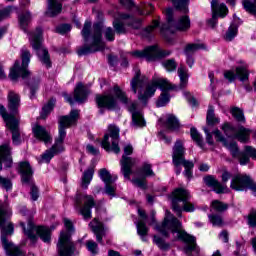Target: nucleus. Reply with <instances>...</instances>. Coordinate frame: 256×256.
I'll return each mask as SVG.
<instances>
[{
  "label": "nucleus",
  "mask_w": 256,
  "mask_h": 256,
  "mask_svg": "<svg viewBox=\"0 0 256 256\" xmlns=\"http://www.w3.org/2000/svg\"><path fill=\"white\" fill-rule=\"evenodd\" d=\"M148 225H155L156 231H158V233H161V235H163L164 237H169V231H171L172 233H177L178 239H180V241H183V243H185L186 245L183 248L184 253L188 256H191L192 253H196V255H199L201 249L197 247V238L184 230H180L181 222L179 221V219L175 218V216H173L171 212L166 211L164 221L161 225L157 224V220L155 219V212H152Z\"/></svg>",
  "instance_id": "f257e3e1"
},
{
  "label": "nucleus",
  "mask_w": 256,
  "mask_h": 256,
  "mask_svg": "<svg viewBox=\"0 0 256 256\" xmlns=\"http://www.w3.org/2000/svg\"><path fill=\"white\" fill-rule=\"evenodd\" d=\"M131 89L135 95L138 93V100L147 105V101L150 97L155 95V91L157 88L161 91H175L177 86L171 84L169 80L165 78H159L152 80V82L147 83V78L145 76H141V71H136L135 76L131 80Z\"/></svg>",
  "instance_id": "f03ea898"
},
{
  "label": "nucleus",
  "mask_w": 256,
  "mask_h": 256,
  "mask_svg": "<svg viewBox=\"0 0 256 256\" xmlns=\"http://www.w3.org/2000/svg\"><path fill=\"white\" fill-rule=\"evenodd\" d=\"M79 119V110H72L69 116H61L59 119V135L55 139L54 145L51 149L46 150L42 155V161L44 163H50L54 155H59L65 151V146L63 145L65 137H67V131L65 129L75 125Z\"/></svg>",
  "instance_id": "7ed1b4c3"
},
{
  "label": "nucleus",
  "mask_w": 256,
  "mask_h": 256,
  "mask_svg": "<svg viewBox=\"0 0 256 256\" xmlns=\"http://www.w3.org/2000/svg\"><path fill=\"white\" fill-rule=\"evenodd\" d=\"M12 215L13 212L9 207V203L4 202L0 205V227L2 229V245L7 255L9 256H25V254H23V251H21V248L15 246L13 242H9V240L7 239V235H12L15 231V226H13V223L7 221V219L11 218Z\"/></svg>",
  "instance_id": "20e7f679"
},
{
  "label": "nucleus",
  "mask_w": 256,
  "mask_h": 256,
  "mask_svg": "<svg viewBox=\"0 0 256 256\" xmlns=\"http://www.w3.org/2000/svg\"><path fill=\"white\" fill-rule=\"evenodd\" d=\"M82 37L85 45L78 49L77 53L79 57L83 55H89L90 53H97V51H103L105 49V42L102 39L103 25L96 23L92 28V42L89 45V37H91V22H85L82 29Z\"/></svg>",
  "instance_id": "39448f33"
},
{
  "label": "nucleus",
  "mask_w": 256,
  "mask_h": 256,
  "mask_svg": "<svg viewBox=\"0 0 256 256\" xmlns=\"http://www.w3.org/2000/svg\"><path fill=\"white\" fill-rule=\"evenodd\" d=\"M172 162L175 166L176 175H181V165L185 168L184 175L187 179L193 177L192 169L195 167L193 162L185 159V146L182 140H177L173 147Z\"/></svg>",
  "instance_id": "423d86ee"
},
{
  "label": "nucleus",
  "mask_w": 256,
  "mask_h": 256,
  "mask_svg": "<svg viewBox=\"0 0 256 256\" xmlns=\"http://www.w3.org/2000/svg\"><path fill=\"white\" fill-rule=\"evenodd\" d=\"M189 199H191V194L188 190L178 188L172 192V209L177 217H181L183 211L186 213L195 211V204Z\"/></svg>",
  "instance_id": "0eeeda50"
},
{
  "label": "nucleus",
  "mask_w": 256,
  "mask_h": 256,
  "mask_svg": "<svg viewBox=\"0 0 256 256\" xmlns=\"http://www.w3.org/2000/svg\"><path fill=\"white\" fill-rule=\"evenodd\" d=\"M112 93L121 103L128 105V111L132 114V125H134V127H145V118H143V113L137 110V102H132L129 105V98L127 97V94L121 90L119 85L113 87Z\"/></svg>",
  "instance_id": "6e6552de"
},
{
  "label": "nucleus",
  "mask_w": 256,
  "mask_h": 256,
  "mask_svg": "<svg viewBox=\"0 0 256 256\" xmlns=\"http://www.w3.org/2000/svg\"><path fill=\"white\" fill-rule=\"evenodd\" d=\"M166 23L161 26V33H175V31H189L191 29V19L185 15L180 17L176 22L173 20V8L165 10Z\"/></svg>",
  "instance_id": "1a4fd4ad"
},
{
  "label": "nucleus",
  "mask_w": 256,
  "mask_h": 256,
  "mask_svg": "<svg viewBox=\"0 0 256 256\" xmlns=\"http://www.w3.org/2000/svg\"><path fill=\"white\" fill-rule=\"evenodd\" d=\"M43 29L41 27L36 28V31L32 33L30 38L31 45L34 50H36V55L38 56L39 61L46 69H51V57L49 56V51L41 44L43 41Z\"/></svg>",
  "instance_id": "9d476101"
},
{
  "label": "nucleus",
  "mask_w": 256,
  "mask_h": 256,
  "mask_svg": "<svg viewBox=\"0 0 256 256\" xmlns=\"http://www.w3.org/2000/svg\"><path fill=\"white\" fill-rule=\"evenodd\" d=\"M22 65L19 64V60H16L14 66L11 68L9 78L12 81H17L19 77L22 79H29L31 77V71L27 69L29 63H31V52L27 49H22Z\"/></svg>",
  "instance_id": "9b49d317"
},
{
  "label": "nucleus",
  "mask_w": 256,
  "mask_h": 256,
  "mask_svg": "<svg viewBox=\"0 0 256 256\" xmlns=\"http://www.w3.org/2000/svg\"><path fill=\"white\" fill-rule=\"evenodd\" d=\"M28 229L25 227V222H20V226L23 229V232L26 236H28V239H31L32 241H35L37 239V235H39L40 239L44 241V243H49L51 241V230L47 227L38 226L35 227V224L33 223V216H28Z\"/></svg>",
  "instance_id": "f8f14e48"
},
{
  "label": "nucleus",
  "mask_w": 256,
  "mask_h": 256,
  "mask_svg": "<svg viewBox=\"0 0 256 256\" xmlns=\"http://www.w3.org/2000/svg\"><path fill=\"white\" fill-rule=\"evenodd\" d=\"M213 135L215 136L216 141H220V143H222L226 147V149L230 151L233 159H238L240 165H247V163H249V156L245 152L239 151V145H237V142L227 141V139L223 137V134H221V131L219 130H215L213 132Z\"/></svg>",
  "instance_id": "ddd939ff"
},
{
  "label": "nucleus",
  "mask_w": 256,
  "mask_h": 256,
  "mask_svg": "<svg viewBox=\"0 0 256 256\" xmlns=\"http://www.w3.org/2000/svg\"><path fill=\"white\" fill-rule=\"evenodd\" d=\"M119 132V127L116 125L110 124L108 126V131L101 142L102 148L108 153L110 151L116 154L121 153V148H119Z\"/></svg>",
  "instance_id": "4468645a"
},
{
  "label": "nucleus",
  "mask_w": 256,
  "mask_h": 256,
  "mask_svg": "<svg viewBox=\"0 0 256 256\" xmlns=\"http://www.w3.org/2000/svg\"><path fill=\"white\" fill-rule=\"evenodd\" d=\"M19 173L22 178V183L25 185H30V195L32 201H37L39 199V188L33 183V168L29 162L19 163Z\"/></svg>",
  "instance_id": "2eb2a0df"
},
{
  "label": "nucleus",
  "mask_w": 256,
  "mask_h": 256,
  "mask_svg": "<svg viewBox=\"0 0 256 256\" xmlns=\"http://www.w3.org/2000/svg\"><path fill=\"white\" fill-rule=\"evenodd\" d=\"M221 129L224 131L226 137L237 139V141L240 143H249L251 140V130L249 128H245L244 126L235 128V126H233L231 123L225 122Z\"/></svg>",
  "instance_id": "dca6fc26"
},
{
  "label": "nucleus",
  "mask_w": 256,
  "mask_h": 256,
  "mask_svg": "<svg viewBox=\"0 0 256 256\" xmlns=\"http://www.w3.org/2000/svg\"><path fill=\"white\" fill-rule=\"evenodd\" d=\"M132 57L137 59H146L148 61H156V59H163V57H169L171 52L167 50H161L157 46H149L144 50H136L130 53Z\"/></svg>",
  "instance_id": "f3484780"
},
{
  "label": "nucleus",
  "mask_w": 256,
  "mask_h": 256,
  "mask_svg": "<svg viewBox=\"0 0 256 256\" xmlns=\"http://www.w3.org/2000/svg\"><path fill=\"white\" fill-rule=\"evenodd\" d=\"M234 191H247L250 189L254 197H256V182L246 174H238L233 177L230 185Z\"/></svg>",
  "instance_id": "a211bd4d"
},
{
  "label": "nucleus",
  "mask_w": 256,
  "mask_h": 256,
  "mask_svg": "<svg viewBox=\"0 0 256 256\" xmlns=\"http://www.w3.org/2000/svg\"><path fill=\"white\" fill-rule=\"evenodd\" d=\"M133 154V146L127 145L124 147V154L120 160L121 173L128 181L131 180V174L133 173V167L137 165V159L129 157Z\"/></svg>",
  "instance_id": "6ab92c4d"
},
{
  "label": "nucleus",
  "mask_w": 256,
  "mask_h": 256,
  "mask_svg": "<svg viewBox=\"0 0 256 256\" xmlns=\"http://www.w3.org/2000/svg\"><path fill=\"white\" fill-rule=\"evenodd\" d=\"M76 207L80 208V215H82L85 221L91 219V209L95 207V198L87 194H77L76 195Z\"/></svg>",
  "instance_id": "aec40b11"
},
{
  "label": "nucleus",
  "mask_w": 256,
  "mask_h": 256,
  "mask_svg": "<svg viewBox=\"0 0 256 256\" xmlns=\"http://www.w3.org/2000/svg\"><path fill=\"white\" fill-rule=\"evenodd\" d=\"M0 115L6 123V127L12 133V143L19 145L21 143V130L19 129V118H13L5 115V106L0 105Z\"/></svg>",
  "instance_id": "412c9836"
},
{
  "label": "nucleus",
  "mask_w": 256,
  "mask_h": 256,
  "mask_svg": "<svg viewBox=\"0 0 256 256\" xmlns=\"http://www.w3.org/2000/svg\"><path fill=\"white\" fill-rule=\"evenodd\" d=\"M59 256H73L77 251L75 243L71 240V235L66 232H61L57 244Z\"/></svg>",
  "instance_id": "4be33fe9"
},
{
  "label": "nucleus",
  "mask_w": 256,
  "mask_h": 256,
  "mask_svg": "<svg viewBox=\"0 0 256 256\" xmlns=\"http://www.w3.org/2000/svg\"><path fill=\"white\" fill-rule=\"evenodd\" d=\"M8 111L4 107V115L6 117H13V119H19V107H21V96L19 94L10 91L8 93Z\"/></svg>",
  "instance_id": "5701e85b"
},
{
  "label": "nucleus",
  "mask_w": 256,
  "mask_h": 256,
  "mask_svg": "<svg viewBox=\"0 0 256 256\" xmlns=\"http://www.w3.org/2000/svg\"><path fill=\"white\" fill-rule=\"evenodd\" d=\"M88 95L89 90L87 89V87H85V85H83V83L80 82L76 85V88L74 89V99L67 94L64 95V99L67 103H69V105H74L75 103L82 104L87 101Z\"/></svg>",
  "instance_id": "b1692460"
},
{
  "label": "nucleus",
  "mask_w": 256,
  "mask_h": 256,
  "mask_svg": "<svg viewBox=\"0 0 256 256\" xmlns=\"http://www.w3.org/2000/svg\"><path fill=\"white\" fill-rule=\"evenodd\" d=\"M212 7V18L208 21V25L210 27H215L217 25V18L220 17L224 19L229 14V9L225 3H219L217 0H212L211 2Z\"/></svg>",
  "instance_id": "393cba45"
},
{
  "label": "nucleus",
  "mask_w": 256,
  "mask_h": 256,
  "mask_svg": "<svg viewBox=\"0 0 256 256\" xmlns=\"http://www.w3.org/2000/svg\"><path fill=\"white\" fill-rule=\"evenodd\" d=\"M224 77L229 81V83H233L238 77L239 81H249V69L247 66H239L236 68V74L233 70H228L224 72Z\"/></svg>",
  "instance_id": "a878e982"
},
{
  "label": "nucleus",
  "mask_w": 256,
  "mask_h": 256,
  "mask_svg": "<svg viewBox=\"0 0 256 256\" xmlns=\"http://www.w3.org/2000/svg\"><path fill=\"white\" fill-rule=\"evenodd\" d=\"M96 104L99 109H108V111L117 109V99L111 94L96 95Z\"/></svg>",
  "instance_id": "bb28decb"
},
{
  "label": "nucleus",
  "mask_w": 256,
  "mask_h": 256,
  "mask_svg": "<svg viewBox=\"0 0 256 256\" xmlns=\"http://www.w3.org/2000/svg\"><path fill=\"white\" fill-rule=\"evenodd\" d=\"M89 227L93 231L94 235H96V241L103 245V237H105V226H103V222H99L97 218H94L89 223Z\"/></svg>",
  "instance_id": "cd10ccee"
},
{
  "label": "nucleus",
  "mask_w": 256,
  "mask_h": 256,
  "mask_svg": "<svg viewBox=\"0 0 256 256\" xmlns=\"http://www.w3.org/2000/svg\"><path fill=\"white\" fill-rule=\"evenodd\" d=\"M3 163H5V167H11L13 165L11 147L8 144L0 146V171L3 169Z\"/></svg>",
  "instance_id": "c85d7f7f"
},
{
  "label": "nucleus",
  "mask_w": 256,
  "mask_h": 256,
  "mask_svg": "<svg viewBox=\"0 0 256 256\" xmlns=\"http://www.w3.org/2000/svg\"><path fill=\"white\" fill-rule=\"evenodd\" d=\"M32 133L36 139L43 141V143H49L51 141V134L47 129L41 125H36L32 128Z\"/></svg>",
  "instance_id": "c756f323"
},
{
  "label": "nucleus",
  "mask_w": 256,
  "mask_h": 256,
  "mask_svg": "<svg viewBox=\"0 0 256 256\" xmlns=\"http://www.w3.org/2000/svg\"><path fill=\"white\" fill-rule=\"evenodd\" d=\"M63 11L61 0H48V9L46 15L48 17H57Z\"/></svg>",
  "instance_id": "7c9ffc66"
},
{
  "label": "nucleus",
  "mask_w": 256,
  "mask_h": 256,
  "mask_svg": "<svg viewBox=\"0 0 256 256\" xmlns=\"http://www.w3.org/2000/svg\"><path fill=\"white\" fill-rule=\"evenodd\" d=\"M204 183L207 187H211L215 193L221 194L225 191V186L218 181L214 176L208 175L204 177Z\"/></svg>",
  "instance_id": "2f4dec72"
},
{
  "label": "nucleus",
  "mask_w": 256,
  "mask_h": 256,
  "mask_svg": "<svg viewBox=\"0 0 256 256\" xmlns=\"http://www.w3.org/2000/svg\"><path fill=\"white\" fill-rule=\"evenodd\" d=\"M129 14H119V18H116L113 21V27L117 33V35H125L127 33V29L125 28V24L121 22V20L129 19Z\"/></svg>",
  "instance_id": "473e14b6"
},
{
  "label": "nucleus",
  "mask_w": 256,
  "mask_h": 256,
  "mask_svg": "<svg viewBox=\"0 0 256 256\" xmlns=\"http://www.w3.org/2000/svg\"><path fill=\"white\" fill-rule=\"evenodd\" d=\"M164 125L168 131H179V129H181V123H179V119H177V117L173 114L166 115V121Z\"/></svg>",
  "instance_id": "72a5a7b5"
},
{
  "label": "nucleus",
  "mask_w": 256,
  "mask_h": 256,
  "mask_svg": "<svg viewBox=\"0 0 256 256\" xmlns=\"http://www.w3.org/2000/svg\"><path fill=\"white\" fill-rule=\"evenodd\" d=\"M136 229L138 235L141 237L142 241H147V235L149 234V227L143 220H139L136 224Z\"/></svg>",
  "instance_id": "f704fd0d"
},
{
  "label": "nucleus",
  "mask_w": 256,
  "mask_h": 256,
  "mask_svg": "<svg viewBox=\"0 0 256 256\" xmlns=\"http://www.w3.org/2000/svg\"><path fill=\"white\" fill-rule=\"evenodd\" d=\"M99 177L103 181V183H105V185H111L117 180V176H112L111 173L108 172V170L105 168L100 169Z\"/></svg>",
  "instance_id": "c9c22d12"
},
{
  "label": "nucleus",
  "mask_w": 256,
  "mask_h": 256,
  "mask_svg": "<svg viewBox=\"0 0 256 256\" xmlns=\"http://www.w3.org/2000/svg\"><path fill=\"white\" fill-rule=\"evenodd\" d=\"M95 173V169L93 167L88 168L86 171H84L82 176V188L87 189L93 181V175Z\"/></svg>",
  "instance_id": "e433bc0d"
},
{
  "label": "nucleus",
  "mask_w": 256,
  "mask_h": 256,
  "mask_svg": "<svg viewBox=\"0 0 256 256\" xmlns=\"http://www.w3.org/2000/svg\"><path fill=\"white\" fill-rule=\"evenodd\" d=\"M39 83H41V79L39 78H32L27 82V87L30 90V99H35V93L39 89Z\"/></svg>",
  "instance_id": "4c0bfd02"
},
{
  "label": "nucleus",
  "mask_w": 256,
  "mask_h": 256,
  "mask_svg": "<svg viewBox=\"0 0 256 256\" xmlns=\"http://www.w3.org/2000/svg\"><path fill=\"white\" fill-rule=\"evenodd\" d=\"M219 118L215 116V108L212 105H209L207 115H206V123L207 125H217L219 124Z\"/></svg>",
  "instance_id": "58836bf2"
},
{
  "label": "nucleus",
  "mask_w": 256,
  "mask_h": 256,
  "mask_svg": "<svg viewBox=\"0 0 256 256\" xmlns=\"http://www.w3.org/2000/svg\"><path fill=\"white\" fill-rule=\"evenodd\" d=\"M172 3L181 13H189V0H172Z\"/></svg>",
  "instance_id": "ea45409f"
},
{
  "label": "nucleus",
  "mask_w": 256,
  "mask_h": 256,
  "mask_svg": "<svg viewBox=\"0 0 256 256\" xmlns=\"http://www.w3.org/2000/svg\"><path fill=\"white\" fill-rule=\"evenodd\" d=\"M230 113L235 121H237L238 123H245V114L243 113L241 108L232 107Z\"/></svg>",
  "instance_id": "a19ab883"
},
{
  "label": "nucleus",
  "mask_w": 256,
  "mask_h": 256,
  "mask_svg": "<svg viewBox=\"0 0 256 256\" xmlns=\"http://www.w3.org/2000/svg\"><path fill=\"white\" fill-rule=\"evenodd\" d=\"M29 23H31V12H26L19 16V25L23 31L27 32Z\"/></svg>",
  "instance_id": "79ce46f5"
},
{
  "label": "nucleus",
  "mask_w": 256,
  "mask_h": 256,
  "mask_svg": "<svg viewBox=\"0 0 256 256\" xmlns=\"http://www.w3.org/2000/svg\"><path fill=\"white\" fill-rule=\"evenodd\" d=\"M211 207L217 213H224V211H227V209H229V204L219 200H213L211 203Z\"/></svg>",
  "instance_id": "37998d69"
},
{
  "label": "nucleus",
  "mask_w": 256,
  "mask_h": 256,
  "mask_svg": "<svg viewBox=\"0 0 256 256\" xmlns=\"http://www.w3.org/2000/svg\"><path fill=\"white\" fill-rule=\"evenodd\" d=\"M141 175L145 177H155V172L153 171V165L148 162H144L140 168Z\"/></svg>",
  "instance_id": "c03bdc74"
},
{
  "label": "nucleus",
  "mask_w": 256,
  "mask_h": 256,
  "mask_svg": "<svg viewBox=\"0 0 256 256\" xmlns=\"http://www.w3.org/2000/svg\"><path fill=\"white\" fill-rule=\"evenodd\" d=\"M178 75L180 77V89H185V87H187V83H189V76L187 75L185 68H178Z\"/></svg>",
  "instance_id": "a18cd8bd"
},
{
  "label": "nucleus",
  "mask_w": 256,
  "mask_h": 256,
  "mask_svg": "<svg viewBox=\"0 0 256 256\" xmlns=\"http://www.w3.org/2000/svg\"><path fill=\"white\" fill-rule=\"evenodd\" d=\"M57 100L55 98H52L48 101V103L42 108L41 117L42 119H45L49 113L53 111V108L55 107V103Z\"/></svg>",
  "instance_id": "49530a36"
},
{
  "label": "nucleus",
  "mask_w": 256,
  "mask_h": 256,
  "mask_svg": "<svg viewBox=\"0 0 256 256\" xmlns=\"http://www.w3.org/2000/svg\"><path fill=\"white\" fill-rule=\"evenodd\" d=\"M154 243L155 245H157V247H159V249H161V251H169V249H171V244L165 242V240H163V238L159 237V236H154Z\"/></svg>",
  "instance_id": "de8ad7c7"
},
{
  "label": "nucleus",
  "mask_w": 256,
  "mask_h": 256,
  "mask_svg": "<svg viewBox=\"0 0 256 256\" xmlns=\"http://www.w3.org/2000/svg\"><path fill=\"white\" fill-rule=\"evenodd\" d=\"M190 135L192 137V140L195 141L198 147H203V137L197 131V128H191L190 129Z\"/></svg>",
  "instance_id": "09e8293b"
},
{
  "label": "nucleus",
  "mask_w": 256,
  "mask_h": 256,
  "mask_svg": "<svg viewBox=\"0 0 256 256\" xmlns=\"http://www.w3.org/2000/svg\"><path fill=\"white\" fill-rule=\"evenodd\" d=\"M235 37H237V26L231 25L228 28V30L224 36V39H225V41H231L232 39H235Z\"/></svg>",
  "instance_id": "8fccbe9b"
},
{
  "label": "nucleus",
  "mask_w": 256,
  "mask_h": 256,
  "mask_svg": "<svg viewBox=\"0 0 256 256\" xmlns=\"http://www.w3.org/2000/svg\"><path fill=\"white\" fill-rule=\"evenodd\" d=\"M199 49H203V44H188L185 48V55L189 56L191 53H195V51H199Z\"/></svg>",
  "instance_id": "3c124183"
},
{
  "label": "nucleus",
  "mask_w": 256,
  "mask_h": 256,
  "mask_svg": "<svg viewBox=\"0 0 256 256\" xmlns=\"http://www.w3.org/2000/svg\"><path fill=\"white\" fill-rule=\"evenodd\" d=\"M162 65L169 72L175 71V69H177V62L173 58L162 62Z\"/></svg>",
  "instance_id": "603ef678"
},
{
  "label": "nucleus",
  "mask_w": 256,
  "mask_h": 256,
  "mask_svg": "<svg viewBox=\"0 0 256 256\" xmlns=\"http://www.w3.org/2000/svg\"><path fill=\"white\" fill-rule=\"evenodd\" d=\"M208 217H209V220L212 223V225H214L216 227H222L223 218L220 215L212 214V215H209Z\"/></svg>",
  "instance_id": "864d4df0"
},
{
  "label": "nucleus",
  "mask_w": 256,
  "mask_h": 256,
  "mask_svg": "<svg viewBox=\"0 0 256 256\" xmlns=\"http://www.w3.org/2000/svg\"><path fill=\"white\" fill-rule=\"evenodd\" d=\"M86 247L88 251L92 253V255H97V253H99V245H97L96 242L93 240H88L86 242Z\"/></svg>",
  "instance_id": "5fc2aeb1"
},
{
  "label": "nucleus",
  "mask_w": 256,
  "mask_h": 256,
  "mask_svg": "<svg viewBox=\"0 0 256 256\" xmlns=\"http://www.w3.org/2000/svg\"><path fill=\"white\" fill-rule=\"evenodd\" d=\"M169 103V94L162 93L156 102V107H165Z\"/></svg>",
  "instance_id": "6e6d98bb"
},
{
  "label": "nucleus",
  "mask_w": 256,
  "mask_h": 256,
  "mask_svg": "<svg viewBox=\"0 0 256 256\" xmlns=\"http://www.w3.org/2000/svg\"><path fill=\"white\" fill-rule=\"evenodd\" d=\"M132 183L140 189H147V180L145 178H134L132 179Z\"/></svg>",
  "instance_id": "4d7b16f0"
},
{
  "label": "nucleus",
  "mask_w": 256,
  "mask_h": 256,
  "mask_svg": "<svg viewBox=\"0 0 256 256\" xmlns=\"http://www.w3.org/2000/svg\"><path fill=\"white\" fill-rule=\"evenodd\" d=\"M104 37L106 41H115V30L111 27L106 28L104 30Z\"/></svg>",
  "instance_id": "13d9d810"
},
{
  "label": "nucleus",
  "mask_w": 256,
  "mask_h": 256,
  "mask_svg": "<svg viewBox=\"0 0 256 256\" xmlns=\"http://www.w3.org/2000/svg\"><path fill=\"white\" fill-rule=\"evenodd\" d=\"M0 185L1 187H3V189H6L7 191H11L13 187V183H11V180L1 176H0Z\"/></svg>",
  "instance_id": "bf43d9fd"
},
{
  "label": "nucleus",
  "mask_w": 256,
  "mask_h": 256,
  "mask_svg": "<svg viewBox=\"0 0 256 256\" xmlns=\"http://www.w3.org/2000/svg\"><path fill=\"white\" fill-rule=\"evenodd\" d=\"M248 225L249 227H252V228L256 227V210H252L248 214Z\"/></svg>",
  "instance_id": "052dcab7"
},
{
  "label": "nucleus",
  "mask_w": 256,
  "mask_h": 256,
  "mask_svg": "<svg viewBox=\"0 0 256 256\" xmlns=\"http://www.w3.org/2000/svg\"><path fill=\"white\" fill-rule=\"evenodd\" d=\"M244 153L251 159H256V149L253 146H245Z\"/></svg>",
  "instance_id": "680f3d73"
},
{
  "label": "nucleus",
  "mask_w": 256,
  "mask_h": 256,
  "mask_svg": "<svg viewBox=\"0 0 256 256\" xmlns=\"http://www.w3.org/2000/svg\"><path fill=\"white\" fill-rule=\"evenodd\" d=\"M57 33L60 35H65V33H69L71 31V25L69 24H62L56 28Z\"/></svg>",
  "instance_id": "e2e57ef3"
},
{
  "label": "nucleus",
  "mask_w": 256,
  "mask_h": 256,
  "mask_svg": "<svg viewBox=\"0 0 256 256\" xmlns=\"http://www.w3.org/2000/svg\"><path fill=\"white\" fill-rule=\"evenodd\" d=\"M116 187L111 184H105V193L110 197H115Z\"/></svg>",
  "instance_id": "0e129e2a"
},
{
  "label": "nucleus",
  "mask_w": 256,
  "mask_h": 256,
  "mask_svg": "<svg viewBox=\"0 0 256 256\" xmlns=\"http://www.w3.org/2000/svg\"><path fill=\"white\" fill-rule=\"evenodd\" d=\"M64 226L67 229L69 233H73L75 231V228L73 227V222L69 218H64Z\"/></svg>",
  "instance_id": "69168bd1"
},
{
  "label": "nucleus",
  "mask_w": 256,
  "mask_h": 256,
  "mask_svg": "<svg viewBox=\"0 0 256 256\" xmlns=\"http://www.w3.org/2000/svg\"><path fill=\"white\" fill-rule=\"evenodd\" d=\"M157 27H159V21L154 20L152 22V24L145 29V32L146 33H153V31H155V29H157Z\"/></svg>",
  "instance_id": "338daca9"
},
{
  "label": "nucleus",
  "mask_w": 256,
  "mask_h": 256,
  "mask_svg": "<svg viewBox=\"0 0 256 256\" xmlns=\"http://www.w3.org/2000/svg\"><path fill=\"white\" fill-rule=\"evenodd\" d=\"M184 95L187 98L188 103L193 106L197 105V100L195 99V97L191 96L190 92H184Z\"/></svg>",
  "instance_id": "774afa93"
}]
</instances>
